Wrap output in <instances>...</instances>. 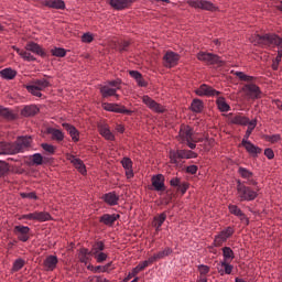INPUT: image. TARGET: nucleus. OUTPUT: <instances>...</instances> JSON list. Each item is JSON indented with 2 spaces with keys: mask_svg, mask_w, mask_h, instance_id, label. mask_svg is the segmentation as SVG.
<instances>
[{
  "mask_svg": "<svg viewBox=\"0 0 282 282\" xmlns=\"http://www.w3.org/2000/svg\"><path fill=\"white\" fill-rule=\"evenodd\" d=\"M252 43L254 45H260V47H263L264 50H274V47H278V55L274 61L276 63H281L282 58V37L274 34V33H267L264 35H254Z\"/></svg>",
  "mask_w": 282,
  "mask_h": 282,
  "instance_id": "nucleus-1",
  "label": "nucleus"
},
{
  "mask_svg": "<svg viewBox=\"0 0 282 282\" xmlns=\"http://www.w3.org/2000/svg\"><path fill=\"white\" fill-rule=\"evenodd\" d=\"M235 75L237 76V78H239V80H243L245 83H247L242 87V91L248 98H250L251 100H259V98L263 96L261 88L254 84L257 77L246 75L243 72H236Z\"/></svg>",
  "mask_w": 282,
  "mask_h": 282,
  "instance_id": "nucleus-2",
  "label": "nucleus"
},
{
  "mask_svg": "<svg viewBox=\"0 0 282 282\" xmlns=\"http://www.w3.org/2000/svg\"><path fill=\"white\" fill-rule=\"evenodd\" d=\"M237 193L240 202H254L259 197V187L252 189L250 186H246V183L240 180L237 181Z\"/></svg>",
  "mask_w": 282,
  "mask_h": 282,
  "instance_id": "nucleus-3",
  "label": "nucleus"
},
{
  "mask_svg": "<svg viewBox=\"0 0 282 282\" xmlns=\"http://www.w3.org/2000/svg\"><path fill=\"white\" fill-rule=\"evenodd\" d=\"M52 83L50 80L42 78V79H36L32 82V84L26 86V90L29 94H32L33 96H36L37 98H41L43 94L42 91H45L47 87H51Z\"/></svg>",
  "mask_w": 282,
  "mask_h": 282,
  "instance_id": "nucleus-4",
  "label": "nucleus"
},
{
  "mask_svg": "<svg viewBox=\"0 0 282 282\" xmlns=\"http://www.w3.org/2000/svg\"><path fill=\"white\" fill-rule=\"evenodd\" d=\"M193 128L189 126H181L180 132H178V142L182 144H186L189 149H197V144L193 143Z\"/></svg>",
  "mask_w": 282,
  "mask_h": 282,
  "instance_id": "nucleus-5",
  "label": "nucleus"
},
{
  "mask_svg": "<svg viewBox=\"0 0 282 282\" xmlns=\"http://www.w3.org/2000/svg\"><path fill=\"white\" fill-rule=\"evenodd\" d=\"M195 158H197V152H193V150L170 151V160L172 164H180V160H193Z\"/></svg>",
  "mask_w": 282,
  "mask_h": 282,
  "instance_id": "nucleus-6",
  "label": "nucleus"
},
{
  "mask_svg": "<svg viewBox=\"0 0 282 282\" xmlns=\"http://www.w3.org/2000/svg\"><path fill=\"white\" fill-rule=\"evenodd\" d=\"M197 58L198 61H203V63H207V65H224L221 57L213 53L199 52Z\"/></svg>",
  "mask_w": 282,
  "mask_h": 282,
  "instance_id": "nucleus-7",
  "label": "nucleus"
},
{
  "mask_svg": "<svg viewBox=\"0 0 282 282\" xmlns=\"http://www.w3.org/2000/svg\"><path fill=\"white\" fill-rule=\"evenodd\" d=\"M195 94L197 96H206L207 98H217V97L221 96V91L216 90L215 88H213V86H209L206 84L200 85L196 89Z\"/></svg>",
  "mask_w": 282,
  "mask_h": 282,
  "instance_id": "nucleus-8",
  "label": "nucleus"
},
{
  "mask_svg": "<svg viewBox=\"0 0 282 282\" xmlns=\"http://www.w3.org/2000/svg\"><path fill=\"white\" fill-rule=\"evenodd\" d=\"M231 235H235V228L227 227L215 237L214 246H216V248L224 246L225 241H228Z\"/></svg>",
  "mask_w": 282,
  "mask_h": 282,
  "instance_id": "nucleus-9",
  "label": "nucleus"
},
{
  "mask_svg": "<svg viewBox=\"0 0 282 282\" xmlns=\"http://www.w3.org/2000/svg\"><path fill=\"white\" fill-rule=\"evenodd\" d=\"M30 144H32V138L31 137H20L15 141V143H12V147L14 149L13 155L17 153H23L25 149H30Z\"/></svg>",
  "mask_w": 282,
  "mask_h": 282,
  "instance_id": "nucleus-10",
  "label": "nucleus"
},
{
  "mask_svg": "<svg viewBox=\"0 0 282 282\" xmlns=\"http://www.w3.org/2000/svg\"><path fill=\"white\" fill-rule=\"evenodd\" d=\"M187 4L196 10H208L209 12L215 10V4L208 0H188Z\"/></svg>",
  "mask_w": 282,
  "mask_h": 282,
  "instance_id": "nucleus-11",
  "label": "nucleus"
},
{
  "mask_svg": "<svg viewBox=\"0 0 282 282\" xmlns=\"http://www.w3.org/2000/svg\"><path fill=\"white\" fill-rule=\"evenodd\" d=\"M180 63V54L167 51L163 56V65L171 69V67H175Z\"/></svg>",
  "mask_w": 282,
  "mask_h": 282,
  "instance_id": "nucleus-12",
  "label": "nucleus"
},
{
  "mask_svg": "<svg viewBox=\"0 0 282 282\" xmlns=\"http://www.w3.org/2000/svg\"><path fill=\"white\" fill-rule=\"evenodd\" d=\"M30 227L23 225H18L13 228L14 235L18 237L19 241H22L23 243L30 240Z\"/></svg>",
  "mask_w": 282,
  "mask_h": 282,
  "instance_id": "nucleus-13",
  "label": "nucleus"
},
{
  "mask_svg": "<svg viewBox=\"0 0 282 282\" xmlns=\"http://www.w3.org/2000/svg\"><path fill=\"white\" fill-rule=\"evenodd\" d=\"M142 102L149 107L152 111H155V113H164V106L158 104L155 100H153L149 96L142 97Z\"/></svg>",
  "mask_w": 282,
  "mask_h": 282,
  "instance_id": "nucleus-14",
  "label": "nucleus"
},
{
  "mask_svg": "<svg viewBox=\"0 0 282 282\" xmlns=\"http://www.w3.org/2000/svg\"><path fill=\"white\" fill-rule=\"evenodd\" d=\"M238 174L240 175V177H242V180H247V184L249 186H257V181H254V174L252 172H250V170L246 169V167H239L238 169Z\"/></svg>",
  "mask_w": 282,
  "mask_h": 282,
  "instance_id": "nucleus-15",
  "label": "nucleus"
},
{
  "mask_svg": "<svg viewBox=\"0 0 282 282\" xmlns=\"http://www.w3.org/2000/svg\"><path fill=\"white\" fill-rule=\"evenodd\" d=\"M40 4L53 10H65V1L63 0H41Z\"/></svg>",
  "mask_w": 282,
  "mask_h": 282,
  "instance_id": "nucleus-16",
  "label": "nucleus"
},
{
  "mask_svg": "<svg viewBox=\"0 0 282 282\" xmlns=\"http://www.w3.org/2000/svg\"><path fill=\"white\" fill-rule=\"evenodd\" d=\"M229 213L231 215H235L236 217H238L240 219V221H245V224H250V220L248 219V217L246 216V214H243V212L241 210V208H239L237 205H229Z\"/></svg>",
  "mask_w": 282,
  "mask_h": 282,
  "instance_id": "nucleus-17",
  "label": "nucleus"
},
{
  "mask_svg": "<svg viewBox=\"0 0 282 282\" xmlns=\"http://www.w3.org/2000/svg\"><path fill=\"white\" fill-rule=\"evenodd\" d=\"M152 186L154 191L164 192L166 191V186L164 185V175L158 174L152 177Z\"/></svg>",
  "mask_w": 282,
  "mask_h": 282,
  "instance_id": "nucleus-18",
  "label": "nucleus"
},
{
  "mask_svg": "<svg viewBox=\"0 0 282 282\" xmlns=\"http://www.w3.org/2000/svg\"><path fill=\"white\" fill-rule=\"evenodd\" d=\"M105 109L106 111H112L115 113H127L128 116L131 115V110L118 104H106Z\"/></svg>",
  "mask_w": 282,
  "mask_h": 282,
  "instance_id": "nucleus-19",
  "label": "nucleus"
},
{
  "mask_svg": "<svg viewBox=\"0 0 282 282\" xmlns=\"http://www.w3.org/2000/svg\"><path fill=\"white\" fill-rule=\"evenodd\" d=\"M120 219L119 214H104L100 218L99 221L100 224H105V226H111L112 224H116Z\"/></svg>",
  "mask_w": 282,
  "mask_h": 282,
  "instance_id": "nucleus-20",
  "label": "nucleus"
},
{
  "mask_svg": "<svg viewBox=\"0 0 282 282\" xmlns=\"http://www.w3.org/2000/svg\"><path fill=\"white\" fill-rule=\"evenodd\" d=\"M56 265H58V258L56 256H48L44 260V268L47 272H53L56 270Z\"/></svg>",
  "mask_w": 282,
  "mask_h": 282,
  "instance_id": "nucleus-21",
  "label": "nucleus"
},
{
  "mask_svg": "<svg viewBox=\"0 0 282 282\" xmlns=\"http://www.w3.org/2000/svg\"><path fill=\"white\" fill-rule=\"evenodd\" d=\"M242 147L250 153V155H259L261 153V148L254 145L252 142L248 140H242L241 142Z\"/></svg>",
  "mask_w": 282,
  "mask_h": 282,
  "instance_id": "nucleus-22",
  "label": "nucleus"
},
{
  "mask_svg": "<svg viewBox=\"0 0 282 282\" xmlns=\"http://www.w3.org/2000/svg\"><path fill=\"white\" fill-rule=\"evenodd\" d=\"M62 127L67 131V133H69L73 142H78V140H80V138H79L80 133L78 132L76 127H74L69 123H63Z\"/></svg>",
  "mask_w": 282,
  "mask_h": 282,
  "instance_id": "nucleus-23",
  "label": "nucleus"
},
{
  "mask_svg": "<svg viewBox=\"0 0 282 282\" xmlns=\"http://www.w3.org/2000/svg\"><path fill=\"white\" fill-rule=\"evenodd\" d=\"M104 202L108 204V206H118V202H120V196L116 194V192H110L104 195Z\"/></svg>",
  "mask_w": 282,
  "mask_h": 282,
  "instance_id": "nucleus-24",
  "label": "nucleus"
},
{
  "mask_svg": "<svg viewBox=\"0 0 282 282\" xmlns=\"http://www.w3.org/2000/svg\"><path fill=\"white\" fill-rule=\"evenodd\" d=\"M147 265H148V262L139 263L135 268L132 269L130 273H128L127 278L123 279V282H129L131 281V279H133V276H138V274H140V272H142V270L147 268Z\"/></svg>",
  "mask_w": 282,
  "mask_h": 282,
  "instance_id": "nucleus-25",
  "label": "nucleus"
},
{
  "mask_svg": "<svg viewBox=\"0 0 282 282\" xmlns=\"http://www.w3.org/2000/svg\"><path fill=\"white\" fill-rule=\"evenodd\" d=\"M164 221H166L165 212H163L162 214H160L159 216H155L153 218L152 226H153V228H155L156 234L162 230V224H164Z\"/></svg>",
  "mask_w": 282,
  "mask_h": 282,
  "instance_id": "nucleus-26",
  "label": "nucleus"
},
{
  "mask_svg": "<svg viewBox=\"0 0 282 282\" xmlns=\"http://www.w3.org/2000/svg\"><path fill=\"white\" fill-rule=\"evenodd\" d=\"M25 50L28 52H32V54H37V56H45V51L37 43L34 42H29L25 45Z\"/></svg>",
  "mask_w": 282,
  "mask_h": 282,
  "instance_id": "nucleus-27",
  "label": "nucleus"
},
{
  "mask_svg": "<svg viewBox=\"0 0 282 282\" xmlns=\"http://www.w3.org/2000/svg\"><path fill=\"white\" fill-rule=\"evenodd\" d=\"M132 3L133 0H110V6L115 10H124V8H129Z\"/></svg>",
  "mask_w": 282,
  "mask_h": 282,
  "instance_id": "nucleus-28",
  "label": "nucleus"
},
{
  "mask_svg": "<svg viewBox=\"0 0 282 282\" xmlns=\"http://www.w3.org/2000/svg\"><path fill=\"white\" fill-rule=\"evenodd\" d=\"M118 88H112L109 85H105L100 88V94L102 98H109L111 96H115L116 98H119L120 96L117 95Z\"/></svg>",
  "mask_w": 282,
  "mask_h": 282,
  "instance_id": "nucleus-29",
  "label": "nucleus"
},
{
  "mask_svg": "<svg viewBox=\"0 0 282 282\" xmlns=\"http://www.w3.org/2000/svg\"><path fill=\"white\" fill-rule=\"evenodd\" d=\"M13 50H15L17 54H19V56H21V58H23V61H26L28 63L36 61V57H34V55L30 53L31 51L21 50L19 47H13Z\"/></svg>",
  "mask_w": 282,
  "mask_h": 282,
  "instance_id": "nucleus-30",
  "label": "nucleus"
},
{
  "mask_svg": "<svg viewBox=\"0 0 282 282\" xmlns=\"http://www.w3.org/2000/svg\"><path fill=\"white\" fill-rule=\"evenodd\" d=\"M47 133L52 137V140L56 142H63V140H65V134L59 129L47 128Z\"/></svg>",
  "mask_w": 282,
  "mask_h": 282,
  "instance_id": "nucleus-31",
  "label": "nucleus"
},
{
  "mask_svg": "<svg viewBox=\"0 0 282 282\" xmlns=\"http://www.w3.org/2000/svg\"><path fill=\"white\" fill-rule=\"evenodd\" d=\"M78 259L80 263H85V265H87L89 261H91V251L87 248H82L79 250Z\"/></svg>",
  "mask_w": 282,
  "mask_h": 282,
  "instance_id": "nucleus-32",
  "label": "nucleus"
},
{
  "mask_svg": "<svg viewBox=\"0 0 282 282\" xmlns=\"http://www.w3.org/2000/svg\"><path fill=\"white\" fill-rule=\"evenodd\" d=\"M99 133H100V135H102V138H105L106 140H110V141L116 140V135H113V133L111 132V130H109V126H107V124H101V126H99Z\"/></svg>",
  "mask_w": 282,
  "mask_h": 282,
  "instance_id": "nucleus-33",
  "label": "nucleus"
},
{
  "mask_svg": "<svg viewBox=\"0 0 282 282\" xmlns=\"http://www.w3.org/2000/svg\"><path fill=\"white\" fill-rule=\"evenodd\" d=\"M0 155H14L12 143L0 142Z\"/></svg>",
  "mask_w": 282,
  "mask_h": 282,
  "instance_id": "nucleus-34",
  "label": "nucleus"
},
{
  "mask_svg": "<svg viewBox=\"0 0 282 282\" xmlns=\"http://www.w3.org/2000/svg\"><path fill=\"white\" fill-rule=\"evenodd\" d=\"M216 98H217L216 104H217L219 111H223V112L230 111V105H228V102H226V98L220 97L219 95Z\"/></svg>",
  "mask_w": 282,
  "mask_h": 282,
  "instance_id": "nucleus-35",
  "label": "nucleus"
},
{
  "mask_svg": "<svg viewBox=\"0 0 282 282\" xmlns=\"http://www.w3.org/2000/svg\"><path fill=\"white\" fill-rule=\"evenodd\" d=\"M72 164L75 166V169H78L79 173L84 175V173H87V170L85 169V164L80 159H77L76 156L69 158Z\"/></svg>",
  "mask_w": 282,
  "mask_h": 282,
  "instance_id": "nucleus-36",
  "label": "nucleus"
},
{
  "mask_svg": "<svg viewBox=\"0 0 282 282\" xmlns=\"http://www.w3.org/2000/svg\"><path fill=\"white\" fill-rule=\"evenodd\" d=\"M0 76L6 80H12L17 77V70L12 68H4L0 70Z\"/></svg>",
  "mask_w": 282,
  "mask_h": 282,
  "instance_id": "nucleus-37",
  "label": "nucleus"
},
{
  "mask_svg": "<svg viewBox=\"0 0 282 282\" xmlns=\"http://www.w3.org/2000/svg\"><path fill=\"white\" fill-rule=\"evenodd\" d=\"M231 124H241L243 127H246V124H248L249 120L247 117H243L241 115H236L234 117H231L230 119Z\"/></svg>",
  "mask_w": 282,
  "mask_h": 282,
  "instance_id": "nucleus-38",
  "label": "nucleus"
},
{
  "mask_svg": "<svg viewBox=\"0 0 282 282\" xmlns=\"http://www.w3.org/2000/svg\"><path fill=\"white\" fill-rule=\"evenodd\" d=\"M39 111V108L34 105L31 106H25L21 113L22 116H25L26 118H29L30 116H36V112Z\"/></svg>",
  "mask_w": 282,
  "mask_h": 282,
  "instance_id": "nucleus-39",
  "label": "nucleus"
},
{
  "mask_svg": "<svg viewBox=\"0 0 282 282\" xmlns=\"http://www.w3.org/2000/svg\"><path fill=\"white\" fill-rule=\"evenodd\" d=\"M224 261L231 262L235 259V251L230 247L223 248Z\"/></svg>",
  "mask_w": 282,
  "mask_h": 282,
  "instance_id": "nucleus-40",
  "label": "nucleus"
},
{
  "mask_svg": "<svg viewBox=\"0 0 282 282\" xmlns=\"http://www.w3.org/2000/svg\"><path fill=\"white\" fill-rule=\"evenodd\" d=\"M191 107L195 113H202L204 111V102L199 99H194Z\"/></svg>",
  "mask_w": 282,
  "mask_h": 282,
  "instance_id": "nucleus-41",
  "label": "nucleus"
},
{
  "mask_svg": "<svg viewBox=\"0 0 282 282\" xmlns=\"http://www.w3.org/2000/svg\"><path fill=\"white\" fill-rule=\"evenodd\" d=\"M52 219V215H50V213L47 212H36V217H35V221H51Z\"/></svg>",
  "mask_w": 282,
  "mask_h": 282,
  "instance_id": "nucleus-42",
  "label": "nucleus"
},
{
  "mask_svg": "<svg viewBox=\"0 0 282 282\" xmlns=\"http://www.w3.org/2000/svg\"><path fill=\"white\" fill-rule=\"evenodd\" d=\"M105 250V242L102 241H97L93 245L90 253L93 254H98L99 252H102Z\"/></svg>",
  "mask_w": 282,
  "mask_h": 282,
  "instance_id": "nucleus-43",
  "label": "nucleus"
},
{
  "mask_svg": "<svg viewBox=\"0 0 282 282\" xmlns=\"http://www.w3.org/2000/svg\"><path fill=\"white\" fill-rule=\"evenodd\" d=\"M247 124L249 126L242 140H248L250 135H252V131H254V128L257 127V120H251Z\"/></svg>",
  "mask_w": 282,
  "mask_h": 282,
  "instance_id": "nucleus-44",
  "label": "nucleus"
},
{
  "mask_svg": "<svg viewBox=\"0 0 282 282\" xmlns=\"http://www.w3.org/2000/svg\"><path fill=\"white\" fill-rule=\"evenodd\" d=\"M51 54L53 56H57V58H63L66 56L67 51H65V48H61V47H55L51 51Z\"/></svg>",
  "mask_w": 282,
  "mask_h": 282,
  "instance_id": "nucleus-45",
  "label": "nucleus"
},
{
  "mask_svg": "<svg viewBox=\"0 0 282 282\" xmlns=\"http://www.w3.org/2000/svg\"><path fill=\"white\" fill-rule=\"evenodd\" d=\"M0 116L2 118H7V120L14 119V115L12 113V111H10V109L3 108V107H0Z\"/></svg>",
  "mask_w": 282,
  "mask_h": 282,
  "instance_id": "nucleus-46",
  "label": "nucleus"
},
{
  "mask_svg": "<svg viewBox=\"0 0 282 282\" xmlns=\"http://www.w3.org/2000/svg\"><path fill=\"white\" fill-rule=\"evenodd\" d=\"M25 265V260L19 258L13 262L12 272H19Z\"/></svg>",
  "mask_w": 282,
  "mask_h": 282,
  "instance_id": "nucleus-47",
  "label": "nucleus"
},
{
  "mask_svg": "<svg viewBox=\"0 0 282 282\" xmlns=\"http://www.w3.org/2000/svg\"><path fill=\"white\" fill-rule=\"evenodd\" d=\"M94 259H96L97 263H104V261H107V258L109 257L105 252H99V253H93Z\"/></svg>",
  "mask_w": 282,
  "mask_h": 282,
  "instance_id": "nucleus-48",
  "label": "nucleus"
},
{
  "mask_svg": "<svg viewBox=\"0 0 282 282\" xmlns=\"http://www.w3.org/2000/svg\"><path fill=\"white\" fill-rule=\"evenodd\" d=\"M171 254H173V249H171L170 247H166L164 250L159 251L156 253V258L164 259V257H169Z\"/></svg>",
  "mask_w": 282,
  "mask_h": 282,
  "instance_id": "nucleus-49",
  "label": "nucleus"
},
{
  "mask_svg": "<svg viewBox=\"0 0 282 282\" xmlns=\"http://www.w3.org/2000/svg\"><path fill=\"white\" fill-rule=\"evenodd\" d=\"M264 140L267 142H271V144H276L281 140V134H273V135H264Z\"/></svg>",
  "mask_w": 282,
  "mask_h": 282,
  "instance_id": "nucleus-50",
  "label": "nucleus"
},
{
  "mask_svg": "<svg viewBox=\"0 0 282 282\" xmlns=\"http://www.w3.org/2000/svg\"><path fill=\"white\" fill-rule=\"evenodd\" d=\"M197 270L199 272V276H206V274H208V272H210V267H208L206 264H200L197 267Z\"/></svg>",
  "mask_w": 282,
  "mask_h": 282,
  "instance_id": "nucleus-51",
  "label": "nucleus"
},
{
  "mask_svg": "<svg viewBox=\"0 0 282 282\" xmlns=\"http://www.w3.org/2000/svg\"><path fill=\"white\" fill-rule=\"evenodd\" d=\"M10 171V166L6 161H0V177H3Z\"/></svg>",
  "mask_w": 282,
  "mask_h": 282,
  "instance_id": "nucleus-52",
  "label": "nucleus"
},
{
  "mask_svg": "<svg viewBox=\"0 0 282 282\" xmlns=\"http://www.w3.org/2000/svg\"><path fill=\"white\" fill-rule=\"evenodd\" d=\"M121 164L123 166V169L129 170V169H133V161H131V159L129 158H123L121 160Z\"/></svg>",
  "mask_w": 282,
  "mask_h": 282,
  "instance_id": "nucleus-53",
  "label": "nucleus"
},
{
  "mask_svg": "<svg viewBox=\"0 0 282 282\" xmlns=\"http://www.w3.org/2000/svg\"><path fill=\"white\" fill-rule=\"evenodd\" d=\"M221 267L225 269V274H232V270L235 267H232V264H230V262L223 261Z\"/></svg>",
  "mask_w": 282,
  "mask_h": 282,
  "instance_id": "nucleus-54",
  "label": "nucleus"
},
{
  "mask_svg": "<svg viewBox=\"0 0 282 282\" xmlns=\"http://www.w3.org/2000/svg\"><path fill=\"white\" fill-rule=\"evenodd\" d=\"M32 162L33 164H36L37 166H40L41 164H43V155H41V153L33 154Z\"/></svg>",
  "mask_w": 282,
  "mask_h": 282,
  "instance_id": "nucleus-55",
  "label": "nucleus"
},
{
  "mask_svg": "<svg viewBox=\"0 0 282 282\" xmlns=\"http://www.w3.org/2000/svg\"><path fill=\"white\" fill-rule=\"evenodd\" d=\"M108 87H111L112 89H120V85H122V82L120 79H117V80H110L108 82Z\"/></svg>",
  "mask_w": 282,
  "mask_h": 282,
  "instance_id": "nucleus-56",
  "label": "nucleus"
},
{
  "mask_svg": "<svg viewBox=\"0 0 282 282\" xmlns=\"http://www.w3.org/2000/svg\"><path fill=\"white\" fill-rule=\"evenodd\" d=\"M20 219H28L29 221H36V212L24 214L20 217Z\"/></svg>",
  "mask_w": 282,
  "mask_h": 282,
  "instance_id": "nucleus-57",
  "label": "nucleus"
},
{
  "mask_svg": "<svg viewBox=\"0 0 282 282\" xmlns=\"http://www.w3.org/2000/svg\"><path fill=\"white\" fill-rule=\"evenodd\" d=\"M83 43H91L94 41V35L91 33H84L82 35Z\"/></svg>",
  "mask_w": 282,
  "mask_h": 282,
  "instance_id": "nucleus-58",
  "label": "nucleus"
},
{
  "mask_svg": "<svg viewBox=\"0 0 282 282\" xmlns=\"http://www.w3.org/2000/svg\"><path fill=\"white\" fill-rule=\"evenodd\" d=\"M42 149L46 151V153H51V154L54 153V151H56V148H54V145L47 144V143H43Z\"/></svg>",
  "mask_w": 282,
  "mask_h": 282,
  "instance_id": "nucleus-59",
  "label": "nucleus"
},
{
  "mask_svg": "<svg viewBox=\"0 0 282 282\" xmlns=\"http://www.w3.org/2000/svg\"><path fill=\"white\" fill-rule=\"evenodd\" d=\"M177 191L184 195L188 191V183L183 182L178 185Z\"/></svg>",
  "mask_w": 282,
  "mask_h": 282,
  "instance_id": "nucleus-60",
  "label": "nucleus"
},
{
  "mask_svg": "<svg viewBox=\"0 0 282 282\" xmlns=\"http://www.w3.org/2000/svg\"><path fill=\"white\" fill-rule=\"evenodd\" d=\"M181 183H182V180H181V178H178V177H173V178L170 181V186H173L174 188H178Z\"/></svg>",
  "mask_w": 282,
  "mask_h": 282,
  "instance_id": "nucleus-61",
  "label": "nucleus"
},
{
  "mask_svg": "<svg viewBox=\"0 0 282 282\" xmlns=\"http://www.w3.org/2000/svg\"><path fill=\"white\" fill-rule=\"evenodd\" d=\"M87 270H90L91 272H102V265L94 267L93 264H88Z\"/></svg>",
  "mask_w": 282,
  "mask_h": 282,
  "instance_id": "nucleus-62",
  "label": "nucleus"
},
{
  "mask_svg": "<svg viewBox=\"0 0 282 282\" xmlns=\"http://www.w3.org/2000/svg\"><path fill=\"white\" fill-rule=\"evenodd\" d=\"M264 155L268 158V160H273L274 159V151L270 148L264 150Z\"/></svg>",
  "mask_w": 282,
  "mask_h": 282,
  "instance_id": "nucleus-63",
  "label": "nucleus"
},
{
  "mask_svg": "<svg viewBox=\"0 0 282 282\" xmlns=\"http://www.w3.org/2000/svg\"><path fill=\"white\" fill-rule=\"evenodd\" d=\"M129 45H130L129 41H123L119 46V51L127 52L129 50Z\"/></svg>",
  "mask_w": 282,
  "mask_h": 282,
  "instance_id": "nucleus-64",
  "label": "nucleus"
}]
</instances>
